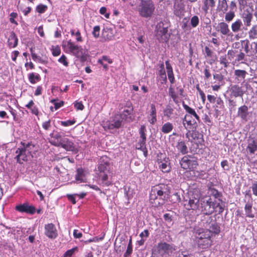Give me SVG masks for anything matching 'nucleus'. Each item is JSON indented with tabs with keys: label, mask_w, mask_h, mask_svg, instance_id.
I'll use <instances>...</instances> for the list:
<instances>
[{
	"label": "nucleus",
	"mask_w": 257,
	"mask_h": 257,
	"mask_svg": "<svg viewBox=\"0 0 257 257\" xmlns=\"http://www.w3.org/2000/svg\"><path fill=\"white\" fill-rule=\"evenodd\" d=\"M217 31L224 36H232L233 35L232 33L230 31L228 24L223 22L218 24Z\"/></svg>",
	"instance_id": "21"
},
{
	"label": "nucleus",
	"mask_w": 257,
	"mask_h": 257,
	"mask_svg": "<svg viewBox=\"0 0 257 257\" xmlns=\"http://www.w3.org/2000/svg\"><path fill=\"white\" fill-rule=\"evenodd\" d=\"M213 78L216 80L214 83H217L220 85H224L225 82L224 80V76L221 73L213 74Z\"/></svg>",
	"instance_id": "41"
},
{
	"label": "nucleus",
	"mask_w": 257,
	"mask_h": 257,
	"mask_svg": "<svg viewBox=\"0 0 257 257\" xmlns=\"http://www.w3.org/2000/svg\"><path fill=\"white\" fill-rule=\"evenodd\" d=\"M194 210L196 212L197 211H200L202 213L200 219L201 224L206 229H207L208 227L210 226L211 223H212L216 219L215 215L210 216V215H211L213 213H211L210 214L205 213V212H203L199 208H197Z\"/></svg>",
	"instance_id": "12"
},
{
	"label": "nucleus",
	"mask_w": 257,
	"mask_h": 257,
	"mask_svg": "<svg viewBox=\"0 0 257 257\" xmlns=\"http://www.w3.org/2000/svg\"><path fill=\"white\" fill-rule=\"evenodd\" d=\"M181 201L180 194L179 192H175L171 196V200L173 203H177Z\"/></svg>",
	"instance_id": "45"
},
{
	"label": "nucleus",
	"mask_w": 257,
	"mask_h": 257,
	"mask_svg": "<svg viewBox=\"0 0 257 257\" xmlns=\"http://www.w3.org/2000/svg\"><path fill=\"white\" fill-rule=\"evenodd\" d=\"M206 229L210 232L211 235L212 233L215 235L218 234L220 232V224L216 222V219H215Z\"/></svg>",
	"instance_id": "26"
},
{
	"label": "nucleus",
	"mask_w": 257,
	"mask_h": 257,
	"mask_svg": "<svg viewBox=\"0 0 257 257\" xmlns=\"http://www.w3.org/2000/svg\"><path fill=\"white\" fill-rule=\"evenodd\" d=\"M249 115L248 108L246 105H243L238 108L237 116L242 121H247Z\"/></svg>",
	"instance_id": "17"
},
{
	"label": "nucleus",
	"mask_w": 257,
	"mask_h": 257,
	"mask_svg": "<svg viewBox=\"0 0 257 257\" xmlns=\"http://www.w3.org/2000/svg\"><path fill=\"white\" fill-rule=\"evenodd\" d=\"M109 166L110 164L107 161H104L102 159L98 164L97 175L98 179L101 181L100 185L102 186L108 187L111 185V182L108 180Z\"/></svg>",
	"instance_id": "3"
},
{
	"label": "nucleus",
	"mask_w": 257,
	"mask_h": 257,
	"mask_svg": "<svg viewBox=\"0 0 257 257\" xmlns=\"http://www.w3.org/2000/svg\"><path fill=\"white\" fill-rule=\"evenodd\" d=\"M169 24L167 21H161L155 27V34L157 39L161 43L167 42L170 38L168 33Z\"/></svg>",
	"instance_id": "4"
},
{
	"label": "nucleus",
	"mask_w": 257,
	"mask_h": 257,
	"mask_svg": "<svg viewBox=\"0 0 257 257\" xmlns=\"http://www.w3.org/2000/svg\"><path fill=\"white\" fill-rule=\"evenodd\" d=\"M102 37L105 41H109L113 37L112 30L109 28L103 29L102 32Z\"/></svg>",
	"instance_id": "34"
},
{
	"label": "nucleus",
	"mask_w": 257,
	"mask_h": 257,
	"mask_svg": "<svg viewBox=\"0 0 257 257\" xmlns=\"http://www.w3.org/2000/svg\"><path fill=\"white\" fill-rule=\"evenodd\" d=\"M76 121L73 120H67L66 121H60L59 123L64 126H68L73 125L75 123Z\"/></svg>",
	"instance_id": "59"
},
{
	"label": "nucleus",
	"mask_w": 257,
	"mask_h": 257,
	"mask_svg": "<svg viewBox=\"0 0 257 257\" xmlns=\"http://www.w3.org/2000/svg\"><path fill=\"white\" fill-rule=\"evenodd\" d=\"M85 170L82 168H78L76 170L75 179L79 183L85 182Z\"/></svg>",
	"instance_id": "28"
},
{
	"label": "nucleus",
	"mask_w": 257,
	"mask_h": 257,
	"mask_svg": "<svg viewBox=\"0 0 257 257\" xmlns=\"http://www.w3.org/2000/svg\"><path fill=\"white\" fill-rule=\"evenodd\" d=\"M146 131V126L144 125H142L141 126V127L139 130V134L140 135V140H143L144 141H147L146 134L145 132Z\"/></svg>",
	"instance_id": "46"
},
{
	"label": "nucleus",
	"mask_w": 257,
	"mask_h": 257,
	"mask_svg": "<svg viewBox=\"0 0 257 257\" xmlns=\"http://www.w3.org/2000/svg\"><path fill=\"white\" fill-rule=\"evenodd\" d=\"M21 145H22V148H25V150L27 151V150H32L35 146L34 144H33L32 142H29L27 144H26L23 142H21Z\"/></svg>",
	"instance_id": "53"
},
{
	"label": "nucleus",
	"mask_w": 257,
	"mask_h": 257,
	"mask_svg": "<svg viewBox=\"0 0 257 257\" xmlns=\"http://www.w3.org/2000/svg\"><path fill=\"white\" fill-rule=\"evenodd\" d=\"M228 108L230 111H231L236 106V102L234 99L230 98L228 99Z\"/></svg>",
	"instance_id": "63"
},
{
	"label": "nucleus",
	"mask_w": 257,
	"mask_h": 257,
	"mask_svg": "<svg viewBox=\"0 0 257 257\" xmlns=\"http://www.w3.org/2000/svg\"><path fill=\"white\" fill-rule=\"evenodd\" d=\"M250 87V85L244 81L242 82L240 85L231 84L228 88L229 95L231 98L240 97L243 99V96Z\"/></svg>",
	"instance_id": "6"
},
{
	"label": "nucleus",
	"mask_w": 257,
	"mask_h": 257,
	"mask_svg": "<svg viewBox=\"0 0 257 257\" xmlns=\"http://www.w3.org/2000/svg\"><path fill=\"white\" fill-rule=\"evenodd\" d=\"M15 210L21 213H25L29 215H34L36 213L35 206L26 201L16 206Z\"/></svg>",
	"instance_id": "11"
},
{
	"label": "nucleus",
	"mask_w": 257,
	"mask_h": 257,
	"mask_svg": "<svg viewBox=\"0 0 257 257\" xmlns=\"http://www.w3.org/2000/svg\"><path fill=\"white\" fill-rule=\"evenodd\" d=\"M32 57L34 61H35L37 63H45V61H44L40 56L37 55L35 53L32 54Z\"/></svg>",
	"instance_id": "61"
},
{
	"label": "nucleus",
	"mask_w": 257,
	"mask_h": 257,
	"mask_svg": "<svg viewBox=\"0 0 257 257\" xmlns=\"http://www.w3.org/2000/svg\"><path fill=\"white\" fill-rule=\"evenodd\" d=\"M50 136L51 138V140H50V144L57 147V144H60L62 139H63V137L60 134V133L56 132L55 133V131H54L52 133L50 134Z\"/></svg>",
	"instance_id": "20"
},
{
	"label": "nucleus",
	"mask_w": 257,
	"mask_h": 257,
	"mask_svg": "<svg viewBox=\"0 0 257 257\" xmlns=\"http://www.w3.org/2000/svg\"><path fill=\"white\" fill-rule=\"evenodd\" d=\"M218 9L219 11L223 12H226L228 9V5L227 0H219Z\"/></svg>",
	"instance_id": "37"
},
{
	"label": "nucleus",
	"mask_w": 257,
	"mask_h": 257,
	"mask_svg": "<svg viewBox=\"0 0 257 257\" xmlns=\"http://www.w3.org/2000/svg\"><path fill=\"white\" fill-rule=\"evenodd\" d=\"M181 167L184 170H193L198 165L197 159L191 155L184 156L180 161Z\"/></svg>",
	"instance_id": "8"
},
{
	"label": "nucleus",
	"mask_w": 257,
	"mask_h": 257,
	"mask_svg": "<svg viewBox=\"0 0 257 257\" xmlns=\"http://www.w3.org/2000/svg\"><path fill=\"white\" fill-rule=\"evenodd\" d=\"M182 105L189 118L192 120H194L195 121L197 122V127H198V124L201 122V120L200 119V117L196 113L195 109L185 104L184 101H183Z\"/></svg>",
	"instance_id": "13"
},
{
	"label": "nucleus",
	"mask_w": 257,
	"mask_h": 257,
	"mask_svg": "<svg viewBox=\"0 0 257 257\" xmlns=\"http://www.w3.org/2000/svg\"><path fill=\"white\" fill-rule=\"evenodd\" d=\"M174 248L171 244L161 242L156 244L152 249L151 257H169L173 253Z\"/></svg>",
	"instance_id": "2"
},
{
	"label": "nucleus",
	"mask_w": 257,
	"mask_h": 257,
	"mask_svg": "<svg viewBox=\"0 0 257 257\" xmlns=\"http://www.w3.org/2000/svg\"><path fill=\"white\" fill-rule=\"evenodd\" d=\"M235 12L233 11H229L226 13L225 15V20L226 22H229L231 21L235 17Z\"/></svg>",
	"instance_id": "50"
},
{
	"label": "nucleus",
	"mask_w": 257,
	"mask_h": 257,
	"mask_svg": "<svg viewBox=\"0 0 257 257\" xmlns=\"http://www.w3.org/2000/svg\"><path fill=\"white\" fill-rule=\"evenodd\" d=\"M45 234L50 239H55L57 236V230L54 224L51 223L45 224Z\"/></svg>",
	"instance_id": "15"
},
{
	"label": "nucleus",
	"mask_w": 257,
	"mask_h": 257,
	"mask_svg": "<svg viewBox=\"0 0 257 257\" xmlns=\"http://www.w3.org/2000/svg\"><path fill=\"white\" fill-rule=\"evenodd\" d=\"M173 129V125L171 122H168L164 124L161 128V131L164 134L170 133Z\"/></svg>",
	"instance_id": "40"
},
{
	"label": "nucleus",
	"mask_w": 257,
	"mask_h": 257,
	"mask_svg": "<svg viewBox=\"0 0 257 257\" xmlns=\"http://www.w3.org/2000/svg\"><path fill=\"white\" fill-rule=\"evenodd\" d=\"M246 150L250 154H254L257 151V141L253 138L249 139Z\"/></svg>",
	"instance_id": "27"
},
{
	"label": "nucleus",
	"mask_w": 257,
	"mask_h": 257,
	"mask_svg": "<svg viewBox=\"0 0 257 257\" xmlns=\"http://www.w3.org/2000/svg\"><path fill=\"white\" fill-rule=\"evenodd\" d=\"M148 119L151 124H154L157 121V110L154 103H152L150 105V110L148 115Z\"/></svg>",
	"instance_id": "18"
},
{
	"label": "nucleus",
	"mask_w": 257,
	"mask_h": 257,
	"mask_svg": "<svg viewBox=\"0 0 257 257\" xmlns=\"http://www.w3.org/2000/svg\"><path fill=\"white\" fill-rule=\"evenodd\" d=\"M28 3L25 2L21 4L19 3V9L23 13L25 16H27L31 11L32 8L27 6Z\"/></svg>",
	"instance_id": "35"
},
{
	"label": "nucleus",
	"mask_w": 257,
	"mask_h": 257,
	"mask_svg": "<svg viewBox=\"0 0 257 257\" xmlns=\"http://www.w3.org/2000/svg\"><path fill=\"white\" fill-rule=\"evenodd\" d=\"M155 10V4L152 0H141L137 7L140 16L146 18L151 17Z\"/></svg>",
	"instance_id": "5"
},
{
	"label": "nucleus",
	"mask_w": 257,
	"mask_h": 257,
	"mask_svg": "<svg viewBox=\"0 0 257 257\" xmlns=\"http://www.w3.org/2000/svg\"><path fill=\"white\" fill-rule=\"evenodd\" d=\"M128 105L125 106L122 112L119 114L122 118L123 119H126L128 118V116L131 115L134 110L133 106L131 104H127Z\"/></svg>",
	"instance_id": "29"
},
{
	"label": "nucleus",
	"mask_w": 257,
	"mask_h": 257,
	"mask_svg": "<svg viewBox=\"0 0 257 257\" xmlns=\"http://www.w3.org/2000/svg\"><path fill=\"white\" fill-rule=\"evenodd\" d=\"M51 50L52 54L54 56H57L61 53V49L58 45L52 46Z\"/></svg>",
	"instance_id": "58"
},
{
	"label": "nucleus",
	"mask_w": 257,
	"mask_h": 257,
	"mask_svg": "<svg viewBox=\"0 0 257 257\" xmlns=\"http://www.w3.org/2000/svg\"><path fill=\"white\" fill-rule=\"evenodd\" d=\"M176 147L178 151L182 155H186L189 152L186 143L183 140H179L177 142Z\"/></svg>",
	"instance_id": "24"
},
{
	"label": "nucleus",
	"mask_w": 257,
	"mask_h": 257,
	"mask_svg": "<svg viewBox=\"0 0 257 257\" xmlns=\"http://www.w3.org/2000/svg\"><path fill=\"white\" fill-rule=\"evenodd\" d=\"M62 47L67 53L72 54L77 58H79L80 54H82V48L81 47L76 45L71 40L65 43L63 42Z\"/></svg>",
	"instance_id": "9"
},
{
	"label": "nucleus",
	"mask_w": 257,
	"mask_h": 257,
	"mask_svg": "<svg viewBox=\"0 0 257 257\" xmlns=\"http://www.w3.org/2000/svg\"><path fill=\"white\" fill-rule=\"evenodd\" d=\"M214 104L213 107L214 108L215 113L219 115L220 113L221 110L223 109L224 107L223 101L221 97H218L217 100H216Z\"/></svg>",
	"instance_id": "30"
},
{
	"label": "nucleus",
	"mask_w": 257,
	"mask_h": 257,
	"mask_svg": "<svg viewBox=\"0 0 257 257\" xmlns=\"http://www.w3.org/2000/svg\"><path fill=\"white\" fill-rule=\"evenodd\" d=\"M241 17L245 26L249 27L251 25V22L253 17L252 13L248 10L244 11L241 14Z\"/></svg>",
	"instance_id": "22"
},
{
	"label": "nucleus",
	"mask_w": 257,
	"mask_h": 257,
	"mask_svg": "<svg viewBox=\"0 0 257 257\" xmlns=\"http://www.w3.org/2000/svg\"><path fill=\"white\" fill-rule=\"evenodd\" d=\"M113 62L112 60L107 56H103L101 59H99L98 63L99 64H106L107 63H112Z\"/></svg>",
	"instance_id": "47"
},
{
	"label": "nucleus",
	"mask_w": 257,
	"mask_h": 257,
	"mask_svg": "<svg viewBox=\"0 0 257 257\" xmlns=\"http://www.w3.org/2000/svg\"><path fill=\"white\" fill-rule=\"evenodd\" d=\"M48 9L46 5L43 4H39L36 8V11L39 14L44 13Z\"/></svg>",
	"instance_id": "51"
},
{
	"label": "nucleus",
	"mask_w": 257,
	"mask_h": 257,
	"mask_svg": "<svg viewBox=\"0 0 257 257\" xmlns=\"http://www.w3.org/2000/svg\"><path fill=\"white\" fill-rule=\"evenodd\" d=\"M100 28L99 26H95L94 27L92 32V35L95 38H98L99 36Z\"/></svg>",
	"instance_id": "60"
},
{
	"label": "nucleus",
	"mask_w": 257,
	"mask_h": 257,
	"mask_svg": "<svg viewBox=\"0 0 257 257\" xmlns=\"http://www.w3.org/2000/svg\"><path fill=\"white\" fill-rule=\"evenodd\" d=\"M191 25L193 28L196 27L199 23V20L197 16H194L191 19Z\"/></svg>",
	"instance_id": "57"
},
{
	"label": "nucleus",
	"mask_w": 257,
	"mask_h": 257,
	"mask_svg": "<svg viewBox=\"0 0 257 257\" xmlns=\"http://www.w3.org/2000/svg\"><path fill=\"white\" fill-rule=\"evenodd\" d=\"M26 151L25 148H19L16 151V156L15 159L16 160L17 162L22 164L24 161H27L28 160V156L26 154Z\"/></svg>",
	"instance_id": "16"
},
{
	"label": "nucleus",
	"mask_w": 257,
	"mask_h": 257,
	"mask_svg": "<svg viewBox=\"0 0 257 257\" xmlns=\"http://www.w3.org/2000/svg\"><path fill=\"white\" fill-rule=\"evenodd\" d=\"M248 37L251 40L257 39V25L253 26L248 31Z\"/></svg>",
	"instance_id": "43"
},
{
	"label": "nucleus",
	"mask_w": 257,
	"mask_h": 257,
	"mask_svg": "<svg viewBox=\"0 0 257 257\" xmlns=\"http://www.w3.org/2000/svg\"><path fill=\"white\" fill-rule=\"evenodd\" d=\"M155 192V191L152 187L150 193V202L151 204H155V205H157L158 203H157L156 201L159 199V198L157 197V194L156 193V192Z\"/></svg>",
	"instance_id": "42"
},
{
	"label": "nucleus",
	"mask_w": 257,
	"mask_h": 257,
	"mask_svg": "<svg viewBox=\"0 0 257 257\" xmlns=\"http://www.w3.org/2000/svg\"><path fill=\"white\" fill-rule=\"evenodd\" d=\"M210 196L200 198L199 195L193 194L189 197L187 204H185L187 210L199 208L205 213H217L221 214L224 210L225 203L223 202L222 194L214 188H209Z\"/></svg>",
	"instance_id": "1"
},
{
	"label": "nucleus",
	"mask_w": 257,
	"mask_h": 257,
	"mask_svg": "<svg viewBox=\"0 0 257 257\" xmlns=\"http://www.w3.org/2000/svg\"><path fill=\"white\" fill-rule=\"evenodd\" d=\"M18 39L15 33L12 31L10 33L8 40V44L10 48H13L18 45Z\"/></svg>",
	"instance_id": "25"
},
{
	"label": "nucleus",
	"mask_w": 257,
	"mask_h": 257,
	"mask_svg": "<svg viewBox=\"0 0 257 257\" xmlns=\"http://www.w3.org/2000/svg\"><path fill=\"white\" fill-rule=\"evenodd\" d=\"M197 127L193 128V126H190V128L191 130H187V133L185 134L186 138L188 139V141L192 142L193 140L198 139L199 138V132L196 131Z\"/></svg>",
	"instance_id": "19"
},
{
	"label": "nucleus",
	"mask_w": 257,
	"mask_h": 257,
	"mask_svg": "<svg viewBox=\"0 0 257 257\" xmlns=\"http://www.w3.org/2000/svg\"><path fill=\"white\" fill-rule=\"evenodd\" d=\"M236 51L233 50H229L227 53V57L228 59L233 62L234 58L236 57Z\"/></svg>",
	"instance_id": "62"
},
{
	"label": "nucleus",
	"mask_w": 257,
	"mask_h": 257,
	"mask_svg": "<svg viewBox=\"0 0 257 257\" xmlns=\"http://www.w3.org/2000/svg\"><path fill=\"white\" fill-rule=\"evenodd\" d=\"M211 235L210 232L206 229H202V231L198 230V231L196 232L195 237L196 239H204L206 238L210 239L211 238Z\"/></svg>",
	"instance_id": "32"
},
{
	"label": "nucleus",
	"mask_w": 257,
	"mask_h": 257,
	"mask_svg": "<svg viewBox=\"0 0 257 257\" xmlns=\"http://www.w3.org/2000/svg\"><path fill=\"white\" fill-rule=\"evenodd\" d=\"M160 168L164 172H169L170 170V167L167 164V161L165 163L161 162L159 165Z\"/></svg>",
	"instance_id": "56"
},
{
	"label": "nucleus",
	"mask_w": 257,
	"mask_h": 257,
	"mask_svg": "<svg viewBox=\"0 0 257 257\" xmlns=\"http://www.w3.org/2000/svg\"><path fill=\"white\" fill-rule=\"evenodd\" d=\"M221 166L224 171H228L230 169V165L228 161L226 160H224L221 162Z\"/></svg>",
	"instance_id": "55"
},
{
	"label": "nucleus",
	"mask_w": 257,
	"mask_h": 257,
	"mask_svg": "<svg viewBox=\"0 0 257 257\" xmlns=\"http://www.w3.org/2000/svg\"><path fill=\"white\" fill-rule=\"evenodd\" d=\"M242 26L241 21L238 19L234 22L232 23L231 28L232 31L234 33H237L241 30V27Z\"/></svg>",
	"instance_id": "36"
},
{
	"label": "nucleus",
	"mask_w": 257,
	"mask_h": 257,
	"mask_svg": "<svg viewBox=\"0 0 257 257\" xmlns=\"http://www.w3.org/2000/svg\"><path fill=\"white\" fill-rule=\"evenodd\" d=\"M155 192L157 194L159 200L161 201L158 202V205H163L165 201L169 198L170 194V187L165 184H159L153 187Z\"/></svg>",
	"instance_id": "7"
},
{
	"label": "nucleus",
	"mask_w": 257,
	"mask_h": 257,
	"mask_svg": "<svg viewBox=\"0 0 257 257\" xmlns=\"http://www.w3.org/2000/svg\"><path fill=\"white\" fill-rule=\"evenodd\" d=\"M251 189L252 191V194L257 196V181H253L252 183Z\"/></svg>",
	"instance_id": "64"
},
{
	"label": "nucleus",
	"mask_w": 257,
	"mask_h": 257,
	"mask_svg": "<svg viewBox=\"0 0 257 257\" xmlns=\"http://www.w3.org/2000/svg\"><path fill=\"white\" fill-rule=\"evenodd\" d=\"M78 247H74L70 249L67 250L63 255L62 257H71L74 253L75 251L77 250Z\"/></svg>",
	"instance_id": "52"
},
{
	"label": "nucleus",
	"mask_w": 257,
	"mask_h": 257,
	"mask_svg": "<svg viewBox=\"0 0 257 257\" xmlns=\"http://www.w3.org/2000/svg\"><path fill=\"white\" fill-rule=\"evenodd\" d=\"M175 257H195L194 253L188 249H180L175 254Z\"/></svg>",
	"instance_id": "33"
},
{
	"label": "nucleus",
	"mask_w": 257,
	"mask_h": 257,
	"mask_svg": "<svg viewBox=\"0 0 257 257\" xmlns=\"http://www.w3.org/2000/svg\"><path fill=\"white\" fill-rule=\"evenodd\" d=\"M244 210L245 212L246 216L249 218H253L254 217V214L252 213V203H247L244 206Z\"/></svg>",
	"instance_id": "38"
},
{
	"label": "nucleus",
	"mask_w": 257,
	"mask_h": 257,
	"mask_svg": "<svg viewBox=\"0 0 257 257\" xmlns=\"http://www.w3.org/2000/svg\"><path fill=\"white\" fill-rule=\"evenodd\" d=\"M196 241L197 243L198 246L202 249H206L209 248L212 243V240L209 238H200L196 239Z\"/></svg>",
	"instance_id": "23"
},
{
	"label": "nucleus",
	"mask_w": 257,
	"mask_h": 257,
	"mask_svg": "<svg viewBox=\"0 0 257 257\" xmlns=\"http://www.w3.org/2000/svg\"><path fill=\"white\" fill-rule=\"evenodd\" d=\"M182 120L183 124L186 130H187V127L186 126V124H187L188 126H193V128H194L197 127V122L195 121L194 120L190 119L187 113L185 114Z\"/></svg>",
	"instance_id": "31"
},
{
	"label": "nucleus",
	"mask_w": 257,
	"mask_h": 257,
	"mask_svg": "<svg viewBox=\"0 0 257 257\" xmlns=\"http://www.w3.org/2000/svg\"><path fill=\"white\" fill-rule=\"evenodd\" d=\"M29 79L32 84H35L37 80H39L40 76L39 75H35L34 73H30L29 76Z\"/></svg>",
	"instance_id": "54"
},
{
	"label": "nucleus",
	"mask_w": 257,
	"mask_h": 257,
	"mask_svg": "<svg viewBox=\"0 0 257 257\" xmlns=\"http://www.w3.org/2000/svg\"><path fill=\"white\" fill-rule=\"evenodd\" d=\"M167 71L168 79L171 84H173L175 82V77L173 71L172 65H166Z\"/></svg>",
	"instance_id": "39"
},
{
	"label": "nucleus",
	"mask_w": 257,
	"mask_h": 257,
	"mask_svg": "<svg viewBox=\"0 0 257 257\" xmlns=\"http://www.w3.org/2000/svg\"><path fill=\"white\" fill-rule=\"evenodd\" d=\"M122 120L123 119L120 115L115 114L114 116L111 117L109 120L104 122L103 127L105 130L119 128L122 125Z\"/></svg>",
	"instance_id": "10"
},
{
	"label": "nucleus",
	"mask_w": 257,
	"mask_h": 257,
	"mask_svg": "<svg viewBox=\"0 0 257 257\" xmlns=\"http://www.w3.org/2000/svg\"><path fill=\"white\" fill-rule=\"evenodd\" d=\"M57 147H61L67 151L75 152L76 149L74 143L67 138L63 137L60 144H58Z\"/></svg>",
	"instance_id": "14"
},
{
	"label": "nucleus",
	"mask_w": 257,
	"mask_h": 257,
	"mask_svg": "<svg viewBox=\"0 0 257 257\" xmlns=\"http://www.w3.org/2000/svg\"><path fill=\"white\" fill-rule=\"evenodd\" d=\"M246 74L247 72L245 70L238 69L234 71V75L238 78L244 79Z\"/></svg>",
	"instance_id": "49"
},
{
	"label": "nucleus",
	"mask_w": 257,
	"mask_h": 257,
	"mask_svg": "<svg viewBox=\"0 0 257 257\" xmlns=\"http://www.w3.org/2000/svg\"><path fill=\"white\" fill-rule=\"evenodd\" d=\"M174 109L170 104H168L166 108L163 110L164 115L168 118H170L173 114Z\"/></svg>",
	"instance_id": "44"
},
{
	"label": "nucleus",
	"mask_w": 257,
	"mask_h": 257,
	"mask_svg": "<svg viewBox=\"0 0 257 257\" xmlns=\"http://www.w3.org/2000/svg\"><path fill=\"white\" fill-rule=\"evenodd\" d=\"M57 100L58 99H53L50 101V102L54 105V108L56 110L63 106L64 104V102L63 101L61 100L59 102H57Z\"/></svg>",
	"instance_id": "48"
}]
</instances>
